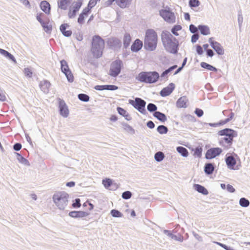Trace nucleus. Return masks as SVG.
I'll use <instances>...</instances> for the list:
<instances>
[{
  "label": "nucleus",
  "instance_id": "f257e3e1",
  "mask_svg": "<svg viewBox=\"0 0 250 250\" xmlns=\"http://www.w3.org/2000/svg\"><path fill=\"white\" fill-rule=\"evenodd\" d=\"M161 40L166 50L171 54H176L179 49V42L167 31H163Z\"/></svg>",
  "mask_w": 250,
  "mask_h": 250
},
{
  "label": "nucleus",
  "instance_id": "f03ea898",
  "mask_svg": "<svg viewBox=\"0 0 250 250\" xmlns=\"http://www.w3.org/2000/svg\"><path fill=\"white\" fill-rule=\"evenodd\" d=\"M218 134L220 136H224L220 141L219 143L223 146L230 147L232 144L233 138L237 136V133L233 129L226 128L219 130Z\"/></svg>",
  "mask_w": 250,
  "mask_h": 250
},
{
  "label": "nucleus",
  "instance_id": "7ed1b4c3",
  "mask_svg": "<svg viewBox=\"0 0 250 250\" xmlns=\"http://www.w3.org/2000/svg\"><path fill=\"white\" fill-rule=\"evenodd\" d=\"M157 34L153 29H148L146 33L144 47L149 51L154 50L157 47Z\"/></svg>",
  "mask_w": 250,
  "mask_h": 250
},
{
  "label": "nucleus",
  "instance_id": "20e7f679",
  "mask_svg": "<svg viewBox=\"0 0 250 250\" xmlns=\"http://www.w3.org/2000/svg\"><path fill=\"white\" fill-rule=\"evenodd\" d=\"M104 47V40L98 35L93 37L91 52L93 56L96 58L101 57Z\"/></svg>",
  "mask_w": 250,
  "mask_h": 250
},
{
  "label": "nucleus",
  "instance_id": "39448f33",
  "mask_svg": "<svg viewBox=\"0 0 250 250\" xmlns=\"http://www.w3.org/2000/svg\"><path fill=\"white\" fill-rule=\"evenodd\" d=\"M159 77V74L156 71L142 72L136 79L142 83H153L157 82Z\"/></svg>",
  "mask_w": 250,
  "mask_h": 250
},
{
  "label": "nucleus",
  "instance_id": "423d86ee",
  "mask_svg": "<svg viewBox=\"0 0 250 250\" xmlns=\"http://www.w3.org/2000/svg\"><path fill=\"white\" fill-rule=\"evenodd\" d=\"M69 195L65 192H59L54 194L53 200L58 208L63 210L68 204Z\"/></svg>",
  "mask_w": 250,
  "mask_h": 250
},
{
  "label": "nucleus",
  "instance_id": "0eeeda50",
  "mask_svg": "<svg viewBox=\"0 0 250 250\" xmlns=\"http://www.w3.org/2000/svg\"><path fill=\"white\" fill-rule=\"evenodd\" d=\"M128 103L132 105L136 109L143 114H146L145 106L146 102L140 98L137 97L135 100H129Z\"/></svg>",
  "mask_w": 250,
  "mask_h": 250
},
{
  "label": "nucleus",
  "instance_id": "6e6552de",
  "mask_svg": "<svg viewBox=\"0 0 250 250\" xmlns=\"http://www.w3.org/2000/svg\"><path fill=\"white\" fill-rule=\"evenodd\" d=\"M123 66V62L118 59L113 61L110 65L109 75L113 77H116L121 73Z\"/></svg>",
  "mask_w": 250,
  "mask_h": 250
},
{
  "label": "nucleus",
  "instance_id": "1a4fd4ad",
  "mask_svg": "<svg viewBox=\"0 0 250 250\" xmlns=\"http://www.w3.org/2000/svg\"><path fill=\"white\" fill-rule=\"evenodd\" d=\"M160 16L164 20L168 23H174L175 21V17L173 12L169 9H162L159 11Z\"/></svg>",
  "mask_w": 250,
  "mask_h": 250
},
{
  "label": "nucleus",
  "instance_id": "9d476101",
  "mask_svg": "<svg viewBox=\"0 0 250 250\" xmlns=\"http://www.w3.org/2000/svg\"><path fill=\"white\" fill-rule=\"evenodd\" d=\"M222 152V149L220 147H212L207 150L205 158L207 159H212L219 156Z\"/></svg>",
  "mask_w": 250,
  "mask_h": 250
},
{
  "label": "nucleus",
  "instance_id": "9b49d317",
  "mask_svg": "<svg viewBox=\"0 0 250 250\" xmlns=\"http://www.w3.org/2000/svg\"><path fill=\"white\" fill-rule=\"evenodd\" d=\"M107 44L110 48L114 50L119 49L122 46V42L117 38H109L107 41Z\"/></svg>",
  "mask_w": 250,
  "mask_h": 250
},
{
  "label": "nucleus",
  "instance_id": "f8f14e48",
  "mask_svg": "<svg viewBox=\"0 0 250 250\" xmlns=\"http://www.w3.org/2000/svg\"><path fill=\"white\" fill-rule=\"evenodd\" d=\"M211 47L219 55L224 54V49L221 44L213 40V38H210L208 40Z\"/></svg>",
  "mask_w": 250,
  "mask_h": 250
},
{
  "label": "nucleus",
  "instance_id": "ddd939ff",
  "mask_svg": "<svg viewBox=\"0 0 250 250\" xmlns=\"http://www.w3.org/2000/svg\"><path fill=\"white\" fill-rule=\"evenodd\" d=\"M59 108L60 114L64 118H66L69 115V110L64 101L59 98Z\"/></svg>",
  "mask_w": 250,
  "mask_h": 250
},
{
  "label": "nucleus",
  "instance_id": "4468645a",
  "mask_svg": "<svg viewBox=\"0 0 250 250\" xmlns=\"http://www.w3.org/2000/svg\"><path fill=\"white\" fill-rule=\"evenodd\" d=\"M73 5L71 9H70L68 14V17L70 19L75 18L77 12L82 5V0H78V1L73 3Z\"/></svg>",
  "mask_w": 250,
  "mask_h": 250
},
{
  "label": "nucleus",
  "instance_id": "2eb2a0df",
  "mask_svg": "<svg viewBox=\"0 0 250 250\" xmlns=\"http://www.w3.org/2000/svg\"><path fill=\"white\" fill-rule=\"evenodd\" d=\"M225 161L228 167L230 169H239L238 166L235 167L236 164V161L234 157L232 155L226 156Z\"/></svg>",
  "mask_w": 250,
  "mask_h": 250
},
{
  "label": "nucleus",
  "instance_id": "dca6fc26",
  "mask_svg": "<svg viewBox=\"0 0 250 250\" xmlns=\"http://www.w3.org/2000/svg\"><path fill=\"white\" fill-rule=\"evenodd\" d=\"M175 88L174 83H170L168 85L163 88L160 92V94L162 97H166L169 95Z\"/></svg>",
  "mask_w": 250,
  "mask_h": 250
},
{
  "label": "nucleus",
  "instance_id": "f3484780",
  "mask_svg": "<svg viewBox=\"0 0 250 250\" xmlns=\"http://www.w3.org/2000/svg\"><path fill=\"white\" fill-rule=\"evenodd\" d=\"M69 25L67 23H63L60 27V30L62 34L66 37H69L72 35V31L70 30H67L69 27Z\"/></svg>",
  "mask_w": 250,
  "mask_h": 250
},
{
  "label": "nucleus",
  "instance_id": "a211bd4d",
  "mask_svg": "<svg viewBox=\"0 0 250 250\" xmlns=\"http://www.w3.org/2000/svg\"><path fill=\"white\" fill-rule=\"evenodd\" d=\"M69 216L72 218H82L86 217L88 213L83 211H71L68 214Z\"/></svg>",
  "mask_w": 250,
  "mask_h": 250
},
{
  "label": "nucleus",
  "instance_id": "6ab92c4d",
  "mask_svg": "<svg viewBox=\"0 0 250 250\" xmlns=\"http://www.w3.org/2000/svg\"><path fill=\"white\" fill-rule=\"evenodd\" d=\"M143 42L139 39H136L131 46V50L133 52H137L141 49Z\"/></svg>",
  "mask_w": 250,
  "mask_h": 250
},
{
  "label": "nucleus",
  "instance_id": "aec40b11",
  "mask_svg": "<svg viewBox=\"0 0 250 250\" xmlns=\"http://www.w3.org/2000/svg\"><path fill=\"white\" fill-rule=\"evenodd\" d=\"M215 169V165L213 163H206L204 166V171L207 175L212 174Z\"/></svg>",
  "mask_w": 250,
  "mask_h": 250
},
{
  "label": "nucleus",
  "instance_id": "412c9836",
  "mask_svg": "<svg viewBox=\"0 0 250 250\" xmlns=\"http://www.w3.org/2000/svg\"><path fill=\"white\" fill-rule=\"evenodd\" d=\"M50 83L47 80H44L41 82L40 86L41 90L44 93H48L49 91Z\"/></svg>",
  "mask_w": 250,
  "mask_h": 250
},
{
  "label": "nucleus",
  "instance_id": "4be33fe9",
  "mask_svg": "<svg viewBox=\"0 0 250 250\" xmlns=\"http://www.w3.org/2000/svg\"><path fill=\"white\" fill-rule=\"evenodd\" d=\"M188 102V100L186 97H181L176 102V105L179 108H186L187 106V103Z\"/></svg>",
  "mask_w": 250,
  "mask_h": 250
},
{
  "label": "nucleus",
  "instance_id": "5701e85b",
  "mask_svg": "<svg viewBox=\"0 0 250 250\" xmlns=\"http://www.w3.org/2000/svg\"><path fill=\"white\" fill-rule=\"evenodd\" d=\"M41 9L46 14H49L50 11V5L46 0L42 1L40 3Z\"/></svg>",
  "mask_w": 250,
  "mask_h": 250
},
{
  "label": "nucleus",
  "instance_id": "b1692460",
  "mask_svg": "<svg viewBox=\"0 0 250 250\" xmlns=\"http://www.w3.org/2000/svg\"><path fill=\"white\" fill-rule=\"evenodd\" d=\"M193 187L197 191L203 195H207L208 193V190L204 186L201 185L195 184H194Z\"/></svg>",
  "mask_w": 250,
  "mask_h": 250
},
{
  "label": "nucleus",
  "instance_id": "393cba45",
  "mask_svg": "<svg viewBox=\"0 0 250 250\" xmlns=\"http://www.w3.org/2000/svg\"><path fill=\"white\" fill-rule=\"evenodd\" d=\"M153 116L162 122H165L167 119L166 115L160 111L154 112Z\"/></svg>",
  "mask_w": 250,
  "mask_h": 250
},
{
  "label": "nucleus",
  "instance_id": "a878e982",
  "mask_svg": "<svg viewBox=\"0 0 250 250\" xmlns=\"http://www.w3.org/2000/svg\"><path fill=\"white\" fill-rule=\"evenodd\" d=\"M131 41V38L129 33H126L123 38V44L125 48H127L130 45Z\"/></svg>",
  "mask_w": 250,
  "mask_h": 250
},
{
  "label": "nucleus",
  "instance_id": "bb28decb",
  "mask_svg": "<svg viewBox=\"0 0 250 250\" xmlns=\"http://www.w3.org/2000/svg\"><path fill=\"white\" fill-rule=\"evenodd\" d=\"M131 1L132 0H116L117 4L122 8L128 7Z\"/></svg>",
  "mask_w": 250,
  "mask_h": 250
},
{
  "label": "nucleus",
  "instance_id": "cd10ccee",
  "mask_svg": "<svg viewBox=\"0 0 250 250\" xmlns=\"http://www.w3.org/2000/svg\"><path fill=\"white\" fill-rule=\"evenodd\" d=\"M71 0H58V7L63 10H66L67 5L71 2Z\"/></svg>",
  "mask_w": 250,
  "mask_h": 250
},
{
  "label": "nucleus",
  "instance_id": "c85d7f7f",
  "mask_svg": "<svg viewBox=\"0 0 250 250\" xmlns=\"http://www.w3.org/2000/svg\"><path fill=\"white\" fill-rule=\"evenodd\" d=\"M198 29L201 34L203 35H208L210 33L209 27L205 25H199Z\"/></svg>",
  "mask_w": 250,
  "mask_h": 250
},
{
  "label": "nucleus",
  "instance_id": "c756f323",
  "mask_svg": "<svg viewBox=\"0 0 250 250\" xmlns=\"http://www.w3.org/2000/svg\"><path fill=\"white\" fill-rule=\"evenodd\" d=\"M200 66L201 67L209 71L214 72H216L217 71V69L216 67L205 62H201Z\"/></svg>",
  "mask_w": 250,
  "mask_h": 250
},
{
  "label": "nucleus",
  "instance_id": "7c9ffc66",
  "mask_svg": "<svg viewBox=\"0 0 250 250\" xmlns=\"http://www.w3.org/2000/svg\"><path fill=\"white\" fill-rule=\"evenodd\" d=\"M176 150L183 157H187L188 155V149L183 146H177L176 147Z\"/></svg>",
  "mask_w": 250,
  "mask_h": 250
},
{
  "label": "nucleus",
  "instance_id": "2f4dec72",
  "mask_svg": "<svg viewBox=\"0 0 250 250\" xmlns=\"http://www.w3.org/2000/svg\"><path fill=\"white\" fill-rule=\"evenodd\" d=\"M61 69L62 70V72H65L66 71H71L70 69L69 68L68 63L66 61L64 60H62L61 61Z\"/></svg>",
  "mask_w": 250,
  "mask_h": 250
},
{
  "label": "nucleus",
  "instance_id": "473e14b6",
  "mask_svg": "<svg viewBox=\"0 0 250 250\" xmlns=\"http://www.w3.org/2000/svg\"><path fill=\"white\" fill-rule=\"evenodd\" d=\"M239 203L241 207L244 208L249 207L250 204L249 200L245 197L241 198L239 200Z\"/></svg>",
  "mask_w": 250,
  "mask_h": 250
},
{
  "label": "nucleus",
  "instance_id": "72a5a7b5",
  "mask_svg": "<svg viewBox=\"0 0 250 250\" xmlns=\"http://www.w3.org/2000/svg\"><path fill=\"white\" fill-rule=\"evenodd\" d=\"M124 129L126 132L130 133L131 134H134L135 133V130L132 128V126L129 125L127 123H122Z\"/></svg>",
  "mask_w": 250,
  "mask_h": 250
},
{
  "label": "nucleus",
  "instance_id": "f704fd0d",
  "mask_svg": "<svg viewBox=\"0 0 250 250\" xmlns=\"http://www.w3.org/2000/svg\"><path fill=\"white\" fill-rule=\"evenodd\" d=\"M165 158L164 154L161 151L157 152L154 155L155 160L158 162L162 161Z\"/></svg>",
  "mask_w": 250,
  "mask_h": 250
},
{
  "label": "nucleus",
  "instance_id": "c9c22d12",
  "mask_svg": "<svg viewBox=\"0 0 250 250\" xmlns=\"http://www.w3.org/2000/svg\"><path fill=\"white\" fill-rule=\"evenodd\" d=\"M157 131L161 134H165L167 133L168 130L166 126L160 125L157 127Z\"/></svg>",
  "mask_w": 250,
  "mask_h": 250
},
{
  "label": "nucleus",
  "instance_id": "e433bc0d",
  "mask_svg": "<svg viewBox=\"0 0 250 250\" xmlns=\"http://www.w3.org/2000/svg\"><path fill=\"white\" fill-rule=\"evenodd\" d=\"M62 73L65 75L67 81L69 83H72L74 81V76L71 71H66L65 72H62Z\"/></svg>",
  "mask_w": 250,
  "mask_h": 250
},
{
  "label": "nucleus",
  "instance_id": "4c0bfd02",
  "mask_svg": "<svg viewBox=\"0 0 250 250\" xmlns=\"http://www.w3.org/2000/svg\"><path fill=\"white\" fill-rule=\"evenodd\" d=\"M188 4L189 7L193 9L198 7L200 5V2L199 0H189Z\"/></svg>",
  "mask_w": 250,
  "mask_h": 250
},
{
  "label": "nucleus",
  "instance_id": "58836bf2",
  "mask_svg": "<svg viewBox=\"0 0 250 250\" xmlns=\"http://www.w3.org/2000/svg\"><path fill=\"white\" fill-rule=\"evenodd\" d=\"M78 97L80 101L84 102H88L89 101L90 98L89 96L88 95L83 93L79 94L78 95Z\"/></svg>",
  "mask_w": 250,
  "mask_h": 250
},
{
  "label": "nucleus",
  "instance_id": "ea45409f",
  "mask_svg": "<svg viewBox=\"0 0 250 250\" xmlns=\"http://www.w3.org/2000/svg\"><path fill=\"white\" fill-rule=\"evenodd\" d=\"M102 183L106 188H108L112 184V181L109 178L103 180Z\"/></svg>",
  "mask_w": 250,
  "mask_h": 250
},
{
  "label": "nucleus",
  "instance_id": "a19ab883",
  "mask_svg": "<svg viewBox=\"0 0 250 250\" xmlns=\"http://www.w3.org/2000/svg\"><path fill=\"white\" fill-rule=\"evenodd\" d=\"M147 109L150 112H155V111H157V107L155 104L149 103L147 104Z\"/></svg>",
  "mask_w": 250,
  "mask_h": 250
},
{
  "label": "nucleus",
  "instance_id": "79ce46f5",
  "mask_svg": "<svg viewBox=\"0 0 250 250\" xmlns=\"http://www.w3.org/2000/svg\"><path fill=\"white\" fill-rule=\"evenodd\" d=\"M202 148L201 146L196 147L194 150V156L197 157H201L202 153Z\"/></svg>",
  "mask_w": 250,
  "mask_h": 250
},
{
  "label": "nucleus",
  "instance_id": "37998d69",
  "mask_svg": "<svg viewBox=\"0 0 250 250\" xmlns=\"http://www.w3.org/2000/svg\"><path fill=\"white\" fill-rule=\"evenodd\" d=\"M182 26L180 25H174L171 29V31L173 34L175 36H178L179 34L177 33V31L181 30Z\"/></svg>",
  "mask_w": 250,
  "mask_h": 250
},
{
  "label": "nucleus",
  "instance_id": "c03bdc74",
  "mask_svg": "<svg viewBox=\"0 0 250 250\" xmlns=\"http://www.w3.org/2000/svg\"><path fill=\"white\" fill-rule=\"evenodd\" d=\"M111 215L113 217H122L123 216V214L117 209H112L110 211Z\"/></svg>",
  "mask_w": 250,
  "mask_h": 250
},
{
  "label": "nucleus",
  "instance_id": "a18cd8bd",
  "mask_svg": "<svg viewBox=\"0 0 250 250\" xmlns=\"http://www.w3.org/2000/svg\"><path fill=\"white\" fill-rule=\"evenodd\" d=\"M243 21V16H242V14L241 11L240 10V11H239L238 14V24H239V27L240 31L241 30V26L242 25Z\"/></svg>",
  "mask_w": 250,
  "mask_h": 250
},
{
  "label": "nucleus",
  "instance_id": "49530a36",
  "mask_svg": "<svg viewBox=\"0 0 250 250\" xmlns=\"http://www.w3.org/2000/svg\"><path fill=\"white\" fill-rule=\"evenodd\" d=\"M132 196V193L130 191H125L122 193V197L124 199L128 200Z\"/></svg>",
  "mask_w": 250,
  "mask_h": 250
},
{
  "label": "nucleus",
  "instance_id": "de8ad7c7",
  "mask_svg": "<svg viewBox=\"0 0 250 250\" xmlns=\"http://www.w3.org/2000/svg\"><path fill=\"white\" fill-rule=\"evenodd\" d=\"M213 242L214 243L217 244V245L221 247L222 248H224L225 250H234L231 247H229V246H227L226 245L221 243L220 242H215V241H213Z\"/></svg>",
  "mask_w": 250,
  "mask_h": 250
},
{
  "label": "nucleus",
  "instance_id": "09e8293b",
  "mask_svg": "<svg viewBox=\"0 0 250 250\" xmlns=\"http://www.w3.org/2000/svg\"><path fill=\"white\" fill-rule=\"evenodd\" d=\"M74 208H79L81 207V200L79 198H76L73 201V203L72 205Z\"/></svg>",
  "mask_w": 250,
  "mask_h": 250
},
{
  "label": "nucleus",
  "instance_id": "8fccbe9b",
  "mask_svg": "<svg viewBox=\"0 0 250 250\" xmlns=\"http://www.w3.org/2000/svg\"><path fill=\"white\" fill-rule=\"evenodd\" d=\"M189 29L190 32L194 34L198 33L199 30L198 27H197L194 24H192L189 25Z\"/></svg>",
  "mask_w": 250,
  "mask_h": 250
},
{
  "label": "nucleus",
  "instance_id": "3c124183",
  "mask_svg": "<svg viewBox=\"0 0 250 250\" xmlns=\"http://www.w3.org/2000/svg\"><path fill=\"white\" fill-rule=\"evenodd\" d=\"M24 73L26 77L31 78L32 76V71L29 68H25L24 69Z\"/></svg>",
  "mask_w": 250,
  "mask_h": 250
},
{
  "label": "nucleus",
  "instance_id": "603ef678",
  "mask_svg": "<svg viewBox=\"0 0 250 250\" xmlns=\"http://www.w3.org/2000/svg\"><path fill=\"white\" fill-rule=\"evenodd\" d=\"M106 90L114 91L118 89V87L115 85H105Z\"/></svg>",
  "mask_w": 250,
  "mask_h": 250
},
{
  "label": "nucleus",
  "instance_id": "864d4df0",
  "mask_svg": "<svg viewBox=\"0 0 250 250\" xmlns=\"http://www.w3.org/2000/svg\"><path fill=\"white\" fill-rule=\"evenodd\" d=\"M117 110L118 113L123 117L127 113L125 110L121 107H118Z\"/></svg>",
  "mask_w": 250,
  "mask_h": 250
},
{
  "label": "nucleus",
  "instance_id": "5fc2aeb1",
  "mask_svg": "<svg viewBox=\"0 0 250 250\" xmlns=\"http://www.w3.org/2000/svg\"><path fill=\"white\" fill-rule=\"evenodd\" d=\"M91 12V9L88 7V6L87 7H85L83 9L82 11L81 14L85 17H87L89 13H90Z\"/></svg>",
  "mask_w": 250,
  "mask_h": 250
},
{
  "label": "nucleus",
  "instance_id": "6e6d98bb",
  "mask_svg": "<svg viewBox=\"0 0 250 250\" xmlns=\"http://www.w3.org/2000/svg\"><path fill=\"white\" fill-rule=\"evenodd\" d=\"M194 113L198 117H201L203 115L204 111L202 109L197 108L195 109Z\"/></svg>",
  "mask_w": 250,
  "mask_h": 250
},
{
  "label": "nucleus",
  "instance_id": "4d7b16f0",
  "mask_svg": "<svg viewBox=\"0 0 250 250\" xmlns=\"http://www.w3.org/2000/svg\"><path fill=\"white\" fill-rule=\"evenodd\" d=\"M18 161L20 163L23 164L24 166H30V163H29V161L26 159L24 158L23 157L22 158H21V160H20Z\"/></svg>",
  "mask_w": 250,
  "mask_h": 250
},
{
  "label": "nucleus",
  "instance_id": "13d9d810",
  "mask_svg": "<svg viewBox=\"0 0 250 250\" xmlns=\"http://www.w3.org/2000/svg\"><path fill=\"white\" fill-rule=\"evenodd\" d=\"M172 239H174L176 241H179L180 242H182L184 240V237L181 235H179L178 236L173 235L172 236Z\"/></svg>",
  "mask_w": 250,
  "mask_h": 250
},
{
  "label": "nucleus",
  "instance_id": "bf43d9fd",
  "mask_svg": "<svg viewBox=\"0 0 250 250\" xmlns=\"http://www.w3.org/2000/svg\"><path fill=\"white\" fill-rule=\"evenodd\" d=\"M6 100V97L5 95L4 92L0 88V101L4 102Z\"/></svg>",
  "mask_w": 250,
  "mask_h": 250
},
{
  "label": "nucleus",
  "instance_id": "052dcab7",
  "mask_svg": "<svg viewBox=\"0 0 250 250\" xmlns=\"http://www.w3.org/2000/svg\"><path fill=\"white\" fill-rule=\"evenodd\" d=\"M43 30L46 32V33H50L52 31V25L49 24V22H47V24L45 26H44L43 28Z\"/></svg>",
  "mask_w": 250,
  "mask_h": 250
},
{
  "label": "nucleus",
  "instance_id": "680f3d73",
  "mask_svg": "<svg viewBox=\"0 0 250 250\" xmlns=\"http://www.w3.org/2000/svg\"><path fill=\"white\" fill-rule=\"evenodd\" d=\"M196 52L198 55H201L204 52H203V48L200 45L197 44L196 45Z\"/></svg>",
  "mask_w": 250,
  "mask_h": 250
},
{
  "label": "nucleus",
  "instance_id": "e2e57ef3",
  "mask_svg": "<svg viewBox=\"0 0 250 250\" xmlns=\"http://www.w3.org/2000/svg\"><path fill=\"white\" fill-rule=\"evenodd\" d=\"M21 143H16L13 145V149L15 151H19L21 148Z\"/></svg>",
  "mask_w": 250,
  "mask_h": 250
},
{
  "label": "nucleus",
  "instance_id": "0e129e2a",
  "mask_svg": "<svg viewBox=\"0 0 250 250\" xmlns=\"http://www.w3.org/2000/svg\"><path fill=\"white\" fill-rule=\"evenodd\" d=\"M97 1H99L98 0H90L88 4V7H89L90 9H91L93 7H94L97 3Z\"/></svg>",
  "mask_w": 250,
  "mask_h": 250
},
{
  "label": "nucleus",
  "instance_id": "69168bd1",
  "mask_svg": "<svg viewBox=\"0 0 250 250\" xmlns=\"http://www.w3.org/2000/svg\"><path fill=\"white\" fill-rule=\"evenodd\" d=\"M94 89L100 91L106 90L105 85H97L94 86Z\"/></svg>",
  "mask_w": 250,
  "mask_h": 250
},
{
  "label": "nucleus",
  "instance_id": "338daca9",
  "mask_svg": "<svg viewBox=\"0 0 250 250\" xmlns=\"http://www.w3.org/2000/svg\"><path fill=\"white\" fill-rule=\"evenodd\" d=\"M227 189L228 192L230 193H234L235 191V188L229 184L227 185Z\"/></svg>",
  "mask_w": 250,
  "mask_h": 250
},
{
  "label": "nucleus",
  "instance_id": "774afa93",
  "mask_svg": "<svg viewBox=\"0 0 250 250\" xmlns=\"http://www.w3.org/2000/svg\"><path fill=\"white\" fill-rule=\"evenodd\" d=\"M85 16L82 15L81 13L80 14L79 18L78 19V22L80 24H82L83 23Z\"/></svg>",
  "mask_w": 250,
  "mask_h": 250
}]
</instances>
